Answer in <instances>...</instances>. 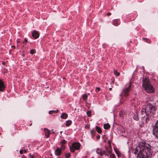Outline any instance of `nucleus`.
<instances>
[{
  "mask_svg": "<svg viewBox=\"0 0 158 158\" xmlns=\"http://www.w3.org/2000/svg\"><path fill=\"white\" fill-rule=\"evenodd\" d=\"M152 147L145 142H140L138 145L132 150L137 155V158H148L151 154Z\"/></svg>",
  "mask_w": 158,
  "mask_h": 158,
  "instance_id": "1",
  "label": "nucleus"
},
{
  "mask_svg": "<svg viewBox=\"0 0 158 158\" xmlns=\"http://www.w3.org/2000/svg\"><path fill=\"white\" fill-rule=\"evenodd\" d=\"M145 91L148 93H152L155 92V89L153 85L150 83L149 79L145 77L143 79L142 85Z\"/></svg>",
  "mask_w": 158,
  "mask_h": 158,
  "instance_id": "2",
  "label": "nucleus"
},
{
  "mask_svg": "<svg viewBox=\"0 0 158 158\" xmlns=\"http://www.w3.org/2000/svg\"><path fill=\"white\" fill-rule=\"evenodd\" d=\"M155 110V106H152L150 103L148 104L145 108L142 109L141 112L143 114H146L147 115L151 116Z\"/></svg>",
  "mask_w": 158,
  "mask_h": 158,
  "instance_id": "3",
  "label": "nucleus"
},
{
  "mask_svg": "<svg viewBox=\"0 0 158 158\" xmlns=\"http://www.w3.org/2000/svg\"><path fill=\"white\" fill-rule=\"evenodd\" d=\"M131 84L130 83H129L127 84L123 90V93L125 98H127L129 95V92L131 89Z\"/></svg>",
  "mask_w": 158,
  "mask_h": 158,
  "instance_id": "4",
  "label": "nucleus"
},
{
  "mask_svg": "<svg viewBox=\"0 0 158 158\" xmlns=\"http://www.w3.org/2000/svg\"><path fill=\"white\" fill-rule=\"evenodd\" d=\"M153 133L154 135L158 138V120L153 127Z\"/></svg>",
  "mask_w": 158,
  "mask_h": 158,
  "instance_id": "5",
  "label": "nucleus"
},
{
  "mask_svg": "<svg viewBox=\"0 0 158 158\" xmlns=\"http://www.w3.org/2000/svg\"><path fill=\"white\" fill-rule=\"evenodd\" d=\"M5 89V86L4 82L2 80L0 79V91H3Z\"/></svg>",
  "mask_w": 158,
  "mask_h": 158,
  "instance_id": "6",
  "label": "nucleus"
},
{
  "mask_svg": "<svg viewBox=\"0 0 158 158\" xmlns=\"http://www.w3.org/2000/svg\"><path fill=\"white\" fill-rule=\"evenodd\" d=\"M32 36L35 39L38 38L39 36V34L38 32L36 31H33L32 33Z\"/></svg>",
  "mask_w": 158,
  "mask_h": 158,
  "instance_id": "7",
  "label": "nucleus"
},
{
  "mask_svg": "<svg viewBox=\"0 0 158 158\" xmlns=\"http://www.w3.org/2000/svg\"><path fill=\"white\" fill-rule=\"evenodd\" d=\"M44 131L45 133V136L47 138H48L50 134V131L47 128H44Z\"/></svg>",
  "mask_w": 158,
  "mask_h": 158,
  "instance_id": "8",
  "label": "nucleus"
},
{
  "mask_svg": "<svg viewBox=\"0 0 158 158\" xmlns=\"http://www.w3.org/2000/svg\"><path fill=\"white\" fill-rule=\"evenodd\" d=\"M72 146L76 150H78L80 146V144L79 143H76L72 144Z\"/></svg>",
  "mask_w": 158,
  "mask_h": 158,
  "instance_id": "9",
  "label": "nucleus"
},
{
  "mask_svg": "<svg viewBox=\"0 0 158 158\" xmlns=\"http://www.w3.org/2000/svg\"><path fill=\"white\" fill-rule=\"evenodd\" d=\"M61 153V150L59 148H58L55 151V154L56 155L58 156Z\"/></svg>",
  "mask_w": 158,
  "mask_h": 158,
  "instance_id": "10",
  "label": "nucleus"
},
{
  "mask_svg": "<svg viewBox=\"0 0 158 158\" xmlns=\"http://www.w3.org/2000/svg\"><path fill=\"white\" fill-rule=\"evenodd\" d=\"M68 116V115L67 114L64 113L61 114L60 117L62 118L65 119L67 118Z\"/></svg>",
  "mask_w": 158,
  "mask_h": 158,
  "instance_id": "11",
  "label": "nucleus"
},
{
  "mask_svg": "<svg viewBox=\"0 0 158 158\" xmlns=\"http://www.w3.org/2000/svg\"><path fill=\"white\" fill-rule=\"evenodd\" d=\"M112 148L111 147L109 148L106 147V152L108 153V154H111L112 152Z\"/></svg>",
  "mask_w": 158,
  "mask_h": 158,
  "instance_id": "12",
  "label": "nucleus"
},
{
  "mask_svg": "<svg viewBox=\"0 0 158 158\" xmlns=\"http://www.w3.org/2000/svg\"><path fill=\"white\" fill-rule=\"evenodd\" d=\"M119 22L118 20H114L113 21V24L114 25L117 26L119 24Z\"/></svg>",
  "mask_w": 158,
  "mask_h": 158,
  "instance_id": "13",
  "label": "nucleus"
},
{
  "mask_svg": "<svg viewBox=\"0 0 158 158\" xmlns=\"http://www.w3.org/2000/svg\"><path fill=\"white\" fill-rule=\"evenodd\" d=\"M103 127L104 129H108L110 127L109 124L108 123L105 124L104 125Z\"/></svg>",
  "mask_w": 158,
  "mask_h": 158,
  "instance_id": "14",
  "label": "nucleus"
},
{
  "mask_svg": "<svg viewBox=\"0 0 158 158\" xmlns=\"http://www.w3.org/2000/svg\"><path fill=\"white\" fill-rule=\"evenodd\" d=\"M58 110H52L49 111V114H52L53 113H57L58 112Z\"/></svg>",
  "mask_w": 158,
  "mask_h": 158,
  "instance_id": "15",
  "label": "nucleus"
},
{
  "mask_svg": "<svg viewBox=\"0 0 158 158\" xmlns=\"http://www.w3.org/2000/svg\"><path fill=\"white\" fill-rule=\"evenodd\" d=\"M114 149L115 152L118 155V157H119V156H121V153H120V152H119L118 151L116 150L115 148H114Z\"/></svg>",
  "mask_w": 158,
  "mask_h": 158,
  "instance_id": "16",
  "label": "nucleus"
},
{
  "mask_svg": "<svg viewBox=\"0 0 158 158\" xmlns=\"http://www.w3.org/2000/svg\"><path fill=\"white\" fill-rule=\"evenodd\" d=\"M72 123V121L71 120H69L67 121L66 124V126L68 127Z\"/></svg>",
  "mask_w": 158,
  "mask_h": 158,
  "instance_id": "17",
  "label": "nucleus"
},
{
  "mask_svg": "<svg viewBox=\"0 0 158 158\" xmlns=\"http://www.w3.org/2000/svg\"><path fill=\"white\" fill-rule=\"evenodd\" d=\"M96 130L97 131V132L98 133H101L102 130H101V128L99 127H96Z\"/></svg>",
  "mask_w": 158,
  "mask_h": 158,
  "instance_id": "18",
  "label": "nucleus"
},
{
  "mask_svg": "<svg viewBox=\"0 0 158 158\" xmlns=\"http://www.w3.org/2000/svg\"><path fill=\"white\" fill-rule=\"evenodd\" d=\"M88 96L86 94H84L82 96L83 99L85 100H86Z\"/></svg>",
  "mask_w": 158,
  "mask_h": 158,
  "instance_id": "19",
  "label": "nucleus"
},
{
  "mask_svg": "<svg viewBox=\"0 0 158 158\" xmlns=\"http://www.w3.org/2000/svg\"><path fill=\"white\" fill-rule=\"evenodd\" d=\"M109 158H116L114 154H111L110 155Z\"/></svg>",
  "mask_w": 158,
  "mask_h": 158,
  "instance_id": "20",
  "label": "nucleus"
},
{
  "mask_svg": "<svg viewBox=\"0 0 158 158\" xmlns=\"http://www.w3.org/2000/svg\"><path fill=\"white\" fill-rule=\"evenodd\" d=\"M134 118L135 120L137 121L139 119V117L137 115L135 114V115H134Z\"/></svg>",
  "mask_w": 158,
  "mask_h": 158,
  "instance_id": "21",
  "label": "nucleus"
},
{
  "mask_svg": "<svg viewBox=\"0 0 158 158\" xmlns=\"http://www.w3.org/2000/svg\"><path fill=\"white\" fill-rule=\"evenodd\" d=\"M114 73L115 75L117 76H118L119 75V73L116 70H114Z\"/></svg>",
  "mask_w": 158,
  "mask_h": 158,
  "instance_id": "22",
  "label": "nucleus"
},
{
  "mask_svg": "<svg viewBox=\"0 0 158 158\" xmlns=\"http://www.w3.org/2000/svg\"><path fill=\"white\" fill-rule=\"evenodd\" d=\"M70 149L72 152H74L75 149L72 146L70 148Z\"/></svg>",
  "mask_w": 158,
  "mask_h": 158,
  "instance_id": "23",
  "label": "nucleus"
},
{
  "mask_svg": "<svg viewBox=\"0 0 158 158\" xmlns=\"http://www.w3.org/2000/svg\"><path fill=\"white\" fill-rule=\"evenodd\" d=\"M30 52L31 54H34L35 52V49H31L30 51Z\"/></svg>",
  "mask_w": 158,
  "mask_h": 158,
  "instance_id": "24",
  "label": "nucleus"
},
{
  "mask_svg": "<svg viewBox=\"0 0 158 158\" xmlns=\"http://www.w3.org/2000/svg\"><path fill=\"white\" fill-rule=\"evenodd\" d=\"M66 142V141L64 140H62L60 142L61 145L64 144Z\"/></svg>",
  "mask_w": 158,
  "mask_h": 158,
  "instance_id": "25",
  "label": "nucleus"
},
{
  "mask_svg": "<svg viewBox=\"0 0 158 158\" xmlns=\"http://www.w3.org/2000/svg\"><path fill=\"white\" fill-rule=\"evenodd\" d=\"M101 151H102V150H101L99 149H98L96 151V152L97 153V154H99L100 155V154H101Z\"/></svg>",
  "mask_w": 158,
  "mask_h": 158,
  "instance_id": "26",
  "label": "nucleus"
},
{
  "mask_svg": "<svg viewBox=\"0 0 158 158\" xmlns=\"http://www.w3.org/2000/svg\"><path fill=\"white\" fill-rule=\"evenodd\" d=\"M106 152L104 151H102L101 154H100L101 156H102L103 155L105 154Z\"/></svg>",
  "mask_w": 158,
  "mask_h": 158,
  "instance_id": "27",
  "label": "nucleus"
},
{
  "mask_svg": "<svg viewBox=\"0 0 158 158\" xmlns=\"http://www.w3.org/2000/svg\"><path fill=\"white\" fill-rule=\"evenodd\" d=\"M148 117H147L146 118H145V121H142V122H143V123H144V122L146 123H147L148 122Z\"/></svg>",
  "mask_w": 158,
  "mask_h": 158,
  "instance_id": "28",
  "label": "nucleus"
},
{
  "mask_svg": "<svg viewBox=\"0 0 158 158\" xmlns=\"http://www.w3.org/2000/svg\"><path fill=\"white\" fill-rule=\"evenodd\" d=\"M87 114L88 116H91V112L90 111H87Z\"/></svg>",
  "mask_w": 158,
  "mask_h": 158,
  "instance_id": "29",
  "label": "nucleus"
},
{
  "mask_svg": "<svg viewBox=\"0 0 158 158\" xmlns=\"http://www.w3.org/2000/svg\"><path fill=\"white\" fill-rule=\"evenodd\" d=\"M70 156V154L69 153H67L66 154L65 156L66 157L69 158Z\"/></svg>",
  "mask_w": 158,
  "mask_h": 158,
  "instance_id": "30",
  "label": "nucleus"
},
{
  "mask_svg": "<svg viewBox=\"0 0 158 158\" xmlns=\"http://www.w3.org/2000/svg\"><path fill=\"white\" fill-rule=\"evenodd\" d=\"M100 88L96 87V89H95V91L97 92H98L99 91H100Z\"/></svg>",
  "mask_w": 158,
  "mask_h": 158,
  "instance_id": "31",
  "label": "nucleus"
},
{
  "mask_svg": "<svg viewBox=\"0 0 158 158\" xmlns=\"http://www.w3.org/2000/svg\"><path fill=\"white\" fill-rule=\"evenodd\" d=\"M29 157L30 158H34L33 155H31V154H29Z\"/></svg>",
  "mask_w": 158,
  "mask_h": 158,
  "instance_id": "32",
  "label": "nucleus"
},
{
  "mask_svg": "<svg viewBox=\"0 0 158 158\" xmlns=\"http://www.w3.org/2000/svg\"><path fill=\"white\" fill-rule=\"evenodd\" d=\"M27 40H26V39H25L24 41L23 42V43H25V44H26V43L27 42Z\"/></svg>",
  "mask_w": 158,
  "mask_h": 158,
  "instance_id": "33",
  "label": "nucleus"
},
{
  "mask_svg": "<svg viewBox=\"0 0 158 158\" xmlns=\"http://www.w3.org/2000/svg\"><path fill=\"white\" fill-rule=\"evenodd\" d=\"M64 145H61V149H64Z\"/></svg>",
  "mask_w": 158,
  "mask_h": 158,
  "instance_id": "34",
  "label": "nucleus"
},
{
  "mask_svg": "<svg viewBox=\"0 0 158 158\" xmlns=\"http://www.w3.org/2000/svg\"><path fill=\"white\" fill-rule=\"evenodd\" d=\"M90 132H91V134L92 135H93L95 132V131L94 130H91L90 131Z\"/></svg>",
  "mask_w": 158,
  "mask_h": 158,
  "instance_id": "35",
  "label": "nucleus"
},
{
  "mask_svg": "<svg viewBox=\"0 0 158 158\" xmlns=\"http://www.w3.org/2000/svg\"><path fill=\"white\" fill-rule=\"evenodd\" d=\"M23 150H20V151H19V152L21 154H22L23 153Z\"/></svg>",
  "mask_w": 158,
  "mask_h": 158,
  "instance_id": "36",
  "label": "nucleus"
},
{
  "mask_svg": "<svg viewBox=\"0 0 158 158\" xmlns=\"http://www.w3.org/2000/svg\"><path fill=\"white\" fill-rule=\"evenodd\" d=\"M111 15V13H110V12H108V13H107V16H110V15Z\"/></svg>",
  "mask_w": 158,
  "mask_h": 158,
  "instance_id": "37",
  "label": "nucleus"
},
{
  "mask_svg": "<svg viewBox=\"0 0 158 158\" xmlns=\"http://www.w3.org/2000/svg\"><path fill=\"white\" fill-rule=\"evenodd\" d=\"M143 39L144 40H145V41L147 42H148V43H149V42L148 41H147V40H148L146 39V38H143Z\"/></svg>",
  "mask_w": 158,
  "mask_h": 158,
  "instance_id": "38",
  "label": "nucleus"
},
{
  "mask_svg": "<svg viewBox=\"0 0 158 158\" xmlns=\"http://www.w3.org/2000/svg\"><path fill=\"white\" fill-rule=\"evenodd\" d=\"M105 154L107 156H108L109 155V154H108V152H106V153H105Z\"/></svg>",
  "mask_w": 158,
  "mask_h": 158,
  "instance_id": "39",
  "label": "nucleus"
},
{
  "mask_svg": "<svg viewBox=\"0 0 158 158\" xmlns=\"http://www.w3.org/2000/svg\"><path fill=\"white\" fill-rule=\"evenodd\" d=\"M21 158H26V157L24 156H23Z\"/></svg>",
  "mask_w": 158,
  "mask_h": 158,
  "instance_id": "40",
  "label": "nucleus"
},
{
  "mask_svg": "<svg viewBox=\"0 0 158 158\" xmlns=\"http://www.w3.org/2000/svg\"><path fill=\"white\" fill-rule=\"evenodd\" d=\"M123 99H122V101H120V102H121V103H123V102L122 101H123Z\"/></svg>",
  "mask_w": 158,
  "mask_h": 158,
  "instance_id": "41",
  "label": "nucleus"
},
{
  "mask_svg": "<svg viewBox=\"0 0 158 158\" xmlns=\"http://www.w3.org/2000/svg\"><path fill=\"white\" fill-rule=\"evenodd\" d=\"M142 120H143H143H144V119H145V118H143V117H142Z\"/></svg>",
  "mask_w": 158,
  "mask_h": 158,
  "instance_id": "42",
  "label": "nucleus"
},
{
  "mask_svg": "<svg viewBox=\"0 0 158 158\" xmlns=\"http://www.w3.org/2000/svg\"><path fill=\"white\" fill-rule=\"evenodd\" d=\"M20 41L19 40H17V42L19 43Z\"/></svg>",
  "mask_w": 158,
  "mask_h": 158,
  "instance_id": "43",
  "label": "nucleus"
},
{
  "mask_svg": "<svg viewBox=\"0 0 158 158\" xmlns=\"http://www.w3.org/2000/svg\"><path fill=\"white\" fill-rule=\"evenodd\" d=\"M24 153H26L27 152V151L26 150H24Z\"/></svg>",
  "mask_w": 158,
  "mask_h": 158,
  "instance_id": "44",
  "label": "nucleus"
},
{
  "mask_svg": "<svg viewBox=\"0 0 158 158\" xmlns=\"http://www.w3.org/2000/svg\"><path fill=\"white\" fill-rule=\"evenodd\" d=\"M112 89V88H109V90H111Z\"/></svg>",
  "mask_w": 158,
  "mask_h": 158,
  "instance_id": "45",
  "label": "nucleus"
},
{
  "mask_svg": "<svg viewBox=\"0 0 158 158\" xmlns=\"http://www.w3.org/2000/svg\"><path fill=\"white\" fill-rule=\"evenodd\" d=\"M62 133V131H60V133H61V134Z\"/></svg>",
  "mask_w": 158,
  "mask_h": 158,
  "instance_id": "46",
  "label": "nucleus"
},
{
  "mask_svg": "<svg viewBox=\"0 0 158 158\" xmlns=\"http://www.w3.org/2000/svg\"><path fill=\"white\" fill-rule=\"evenodd\" d=\"M12 47H14L15 48V47L14 46H12Z\"/></svg>",
  "mask_w": 158,
  "mask_h": 158,
  "instance_id": "47",
  "label": "nucleus"
},
{
  "mask_svg": "<svg viewBox=\"0 0 158 158\" xmlns=\"http://www.w3.org/2000/svg\"><path fill=\"white\" fill-rule=\"evenodd\" d=\"M31 125H32V123H31V124H30V126H31Z\"/></svg>",
  "mask_w": 158,
  "mask_h": 158,
  "instance_id": "48",
  "label": "nucleus"
},
{
  "mask_svg": "<svg viewBox=\"0 0 158 158\" xmlns=\"http://www.w3.org/2000/svg\"><path fill=\"white\" fill-rule=\"evenodd\" d=\"M120 95L121 96L122 95V94H121Z\"/></svg>",
  "mask_w": 158,
  "mask_h": 158,
  "instance_id": "49",
  "label": "nucleus"
},
{
  "mask_svg": "<svg viewBox=\"0 0 158 158\" xmlns=\"http://www.w3.org/2000/svg\"><path fill=\"white\" fill-rule=\"evenodd\" d=\"M0 135H1V133H0Z\"/></svg>",
  "mask_w": 158,
  "mask_h": 158,
  "instance_id": "50",
  "label": "nucleus"
}]
</instances>
